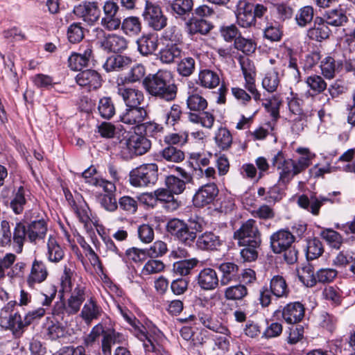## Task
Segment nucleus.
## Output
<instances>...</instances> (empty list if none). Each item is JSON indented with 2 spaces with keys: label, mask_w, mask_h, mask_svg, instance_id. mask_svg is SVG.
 Wrapping results in <instances>:
<instances>
[{
  "label": "nucleus",
  "mask_w": 355,
  "mask_h": 355,
  "mask_svg": "<svg viewBox=\"0 0 355 355\" xmlns=\"http://www.w3.org/2000/svg\"><path fill=\"white\" fill-rule=\"evenodd\" d=\"M120 147L126 148L130 154L143 155L151 148V141L146 137L137 133H127L120 140Z\"/></svg>",
  "instance_id": "8"
},
{
  "label": "nucleus",
  "mask_w": 355,
  "mask_h": 355,
  "mask_svg": "<svg viewBox=\"0 0 355 355\" xmlns=\"http://www.w3.org/2000/svg\"><path fill=\"white\" fill-rule=\"evenodd\" d=\"M305 309L299 302H291L286 304L282 310V316L288 324L300 322L304 316Z\"/></svg>",
  "instance_id": "26"
},
{
  "label": "nucleus",
  "mask_w": 355,
  "mask_h": 355,
  "mask_svg": "<svg viewBox=\"0 0 355 355\" xmlns=\"http://www.w3.org/2000/svg\"><path fill=\"white\" fill-rule=\"evenodd\" d=\"M121 26L125 33L130 35H137L141 30L139 18L134 16L123 19Z\"/></svg>",
  "instance_id": "58"
},
{
  "label": "nucleus",
  "mask_w": 355,
  "mask_h": 355,
  "mask_svg": "<svg viewBox=\"0 0 355 355\" xmlns=\"http://www.w3.org/2000/svg\"><path fill=\"white\" fill-rule=\"evenodd\" d=\"M145 200H158L165 204V207L168 211H175L180 206V202L175 198L174 194L166 187L160 188L154 191L153 193H145L143 195Z\"/></svg>",
  "instance_id": "19"
},
{
  "label": "nucleus",
  "mask_w": 355,
  "mask_h": 355,
  "mask_svg": "<svg viewBox=\"0 0 355 355\" xmlns=\"http://www.w3.org/2000/svg\"><path fill=\"white\" fill-rule=\"evenodd\" d=\"M132 332L133 334L138 338L141 341L144 343V346L146 350L148 351H154L155 347L153 345V342L150 338L148 335V334L145 331V327L140 323H135L132 326Z\"/></svg>",
  "instance_id": "49"
},
{
  "label": "nucleus",
  "mask_w": 355,
  "mask_h": 355,
  "mask_svg": "<svg viewBox=\"0 0 355 355\" xmlns=\"http://www.w3.org/2000/svg\"><path fill=\"white\" fill-rule=\"evenodd\" d=\"M234 239L238 241L239 245L259 247L261 239V233L256 220L248 219L234 233Z\"/></svg>",
  "instance_id": "6"
},
{
  "label": "nucleus",
  "mask_w": 355,
  "mask_h": 355,
  "mask_svg": "<svg viewBox=\"0 0 355 355\" xmlns=\"http://www.w3.org/2000/svg\"><path fill=\"white\" fill-rule=\"evenodd\" d=\"M27 192L28 191L23 186L13 190L10 207L15 214H21L24 211L28 202Z\"/></svg>",
  "instance_id": "35"
},
{
  "label": "nucleus",
  "mask_w": 355,
  "mask_h": 355,
  "mask_svg": "<svg viewBox=\"0 0 355 355\" xmlns=\"http://www.w3.org/2000/svg\"><path fill=\"white\" fill-rule=\"evenodd\" d=\"M198 88H195L191 93H189L187 99V108L193 112H200L204 111L208 105L207 101L197 93Z\"/></svg>",
  "instance_id": "41"
},
{
  "label": "nucleus",
  "mask_w": 355,
  "mask_h": 355,
  "mask_svg": "<svg viewBox=\"0 0 355 355\" xmlns=\"http://www.w3.org/2000/svg\"><path fill=\"white\" fill-rule=\"evenodd\" d=\"M16 305L15 301H10L1 310L0 312V325L6 329H10L13 334L19 337L26 325L24 324V320L17 312H14V308Z\"/></svg>",
  "instance_id": "5"
},
{
  "label": "nucleus",
  "mask_w": 355,
  "mask_h": 355,
  "mask_svg": "<svg viewBox=\"0 0 355 355\" xmlns=\"http://www.w3.org/2000/svg\"><path fill=\"white\" fill-rule=\"evenodd\" d=\"M280 79L278 72L272 69L268 71L262 80L263 87L269 93L275 92L279 85Z\"/></svg>",
  "instance_id": "55"
},
{
  "label": "nucleus",
  "mask_w": 355,
  "mask_h": 355,
  "mask_svg": "<svg viewBox=\"0 0 355 355\" xmlns=\"http://www.w3.org/2000/svg\"><path fill=\"white\" fill-rule=\"evenodd\" d=\"M76 81L78 85L86 87L89 91L96 90L102 85L100 74L93 69H86L79 72L76 76Z\"/></svg>",
  "instance_id": "23"
},
{
  "label": "nucleus",
  "mask_w": 355,
  "mask_h": 355,
  "mask_svg": "<svg viewBox=\"0 0 355 355\" xmlns=\"http://www.w3.org/2000/svg\"><path fill=\"white\" fill-rule=\"evenodd\" d=\"M198 263V260L196 258L179 261L173 263V270L174 272L181 276L187 275Z\"/></svg>",
  "instance_id": "56"
},
{
  "label": "nucleus",
  "mask_w": 355,
  "mask_h": 355,
  "mask_svg": "<svg viewBox=\"0 0 355 355\" xmlns=\"http://www.w3.org/2000/svg\"><path fill=\"white\" fill-rule=\"evenodd\" d=\"M137 49L143 55L153 54L157 49V37L153 34H148L141 36L137 41Z\"/></svg>",
  "instance_id": "37"
},
{
  "label": "nucleus",
  "mask_w": 355,
  "mask_h": 355,
  "mask_svg": "<svg viewBox=\"0 0 355 355\" xmlns=\"http://www.w3.org/2000/svg\"><path fill=\"white\" fill-rule=\"evenodd\" d=\"M217 146L223 150H227L232 144V136L225 128H219L214 137Z\"/></svg>",
  "instance_id": "54"
},
{
  "label": "nucleus",
  "mask_w": 355,
  "mask_h": 355,
  "mask_svg": "<svg viewBox=\"0 0 355 355\" xmlns=\"http://www.w3.org/2000/svg\"><path fill=\"white\" fill-rule=\"evenodd\" d=\"M116 85L117 94L122 98L126 107L140 106L144 100L142 91L127 87L124 83L123 78H117Z\"/></svg>",
  "instance_id": "13"
},
{
  "label": "nucleus",
  "mask_w": 355,
  "mask_h": 355,
  "mask_svg": "<svg viewBox=\"0 0 355 355\" xmlns=\"http://www.w3.org/2000/svg\"><path fill=\"white\" fill-rule=\"evenodd\" d=\"M314 16L313 8L311 6H305L300 8L295 15L297 25L304 28L313 21Z\"/></svg>",
  "instance_id": "48"
},
{
  "label": "nucleus",
  "mask_w": 355,
  "mask_h": 355,
  "mask_svg": "<svg viewBox=\"0 0 355 355\" xmlns=\"http://www.w3.org/2000/svg\"><path fill=\"white\" fill-rule=\"evenodd\" d=\"M85 30L81 22H73L71 24L67 31V36L69 42L71 44H77L81 42L85 37Z\"/></svg>",
  "instance_id": "50"
},
{
  "label": "nucleus",
  "mask_w": 355,
  "mask_h": 355,
  "mask_svg": "<svg viewBox=\"0 0 355 355\" xmlns=\"http://www.w3.org/2000/svg\"><path fill=\"white\" fill-rule=\"evenodd\" d=\"M270 289L277 298L287 297L290 292L285 279L279 275L273 276L270 279Z\"/></svg>",
  "instance_id": "40"
},
{
  "label": "nucleus",
  "mask_w": 355,
  "mask_h": 355,
  "mask_svg": "<svg viewBox=\"0 0 355 355\" xmlns=\"http://www.w3.org/2000/svg\"><path fill=\"white\" fill-rule=\"evenodd\" d=\"M189 33L191 35L200 33L201 35L207 34L212 28L211 24L202 19H191L187 23Z\"/></svg>",
  "instance_id": "47"
},
{
  "label": "nucleus",
  "mask_w": 355,
  "mask_h": 355,
  "mask_svg": "<svg viewBox=\"0 0 355 355\" xmlns=\"http://www.w3.org/2000/svg\"><path fill=\"white\" fill-rule=\"evenodd\" d=\"M223 243L220 236L212 232L202 234L196 240L198 248L202 250H217Z\"/></svg>",
  "instance_id": "31"
},
{
  "label": "nucleus",
  "mask_w": 355,
  "mask_h": 355,
  "mask_svg": "<svg viewBox=\"0 0 355 355\" xmlns=\"http://www.w3.org/2000/svg\"><path fill=\"white\" fill-rule=\"evenodd\" d=\"M331 30L325 23L323 18L316 17L313 26L307 31V36L309 39L317 42H321L329 37Z\"/></svg>",
  "instance_id": "28"
},
{
  "label": "nucleus",
  "mask_w": 355,
  "mask_h": 355,
  "mask_svg": "<svg viewBox=\"0 0 355 355\" xmlns=\"http://www.w3.org/2000/svg\"><path fill=\"white\" fill-rule=\"evenodd\" d=\"M126 341V337L123 334L117 332L113 329L106 331L103 329V338L101 340L103 355H112V345H123Z\"/></svg>",
  "instance_id": "24"
},
{
  "label": "nucleus",
  "mask_w": 355,
  "mask_h": 355,
  "mask_svg": "<svg viewBox=\"0 0 355 355\" xmlns=\"http://www.w3.org/2000/svg\"><path fill=\"white\" fill-rule=\"evenodd\" d=\"M102 8L103 17L101 19L102 27L108 31L119 29L124 15L118 2L114 0H107L104 2Z\"/></svg>",
  "instance_id": "7"
},
{
  "label": "nucleus",
  "mask_w": 355,
  "mask_h": 355,
  "mask_svg": "<svg viewBox=\"0 0 355 355\" xmlns=\"http://www.w3.org/2000/svg\"><path fill=\"white\" fill-rule=\"evenodd\" d=\"M46 258L49 262L58 263L64 257V248L53 236H49L47 241Z\"/></svg>",
  "instance_id": "36"
},
{
  "label": "nucleus",
  "mask_w": 355,
  "mask_h": 355,
  "mask_svg": "<svg viewBox=\"0 0 355 355\" xmlns=\"http://www.w3.org/2000/svg\"><path fill=\"white\" fill-rule=\"evenodd\" d=\"M320 235L331 247L335 249H339L343 242L342 236L332 229L322 230Z\"/></svg>",
  "instance_id": "64"
},
{
  "label": "nucleus",
  "mask_w": 355,
  "mask_h": 355,
  "mask_svg": "<svg viewBox=\"0 0 355 355\" xmlns=\"http://www.w3.org/2000/svg\"><path fill=\"white\" fill-rule=\"evenodd\" d=\"M143 85L146 92L159 100L171 102L176 98L178 86L170 71L159 70L144 78Z\"/></svg>",
  "instance_id": "1"
},
{
  "label": "nucleus",
  "mask_w": 355,
  "mask_h": 355,
  "mask_svg": "<svg viewBox=\"0 0 355 355\" xmlns=\"http://www.w3.org/2000/svg\"><path fill=\"white\" fill-rule=\"evenodd\" d=\"M148 256L146 249H139L132 247L126 250L123 257H121L124 262L132 261L134 263H140L144 261Z\"/></svg>",
  "instance_id": "62"
},
{
  "label": "nucleus",
  "mask_w": 355,
  "mask_h": 355,
  "mask_svg": "<svg viewBox=\"0 0 355 355\" xmlns=\"http://www.w3.org/2000/svg\"><path fill=\"white\" fill-rule=\"evenodd\" d=\"M142 16L145 23L154 31H161L167 25L168 19L161 7L150 1H146Z\"/></svg>",
  "instance_id": "10"
},
{
  "label": "nucleus",
  "mask_w": 355,
  "mask_h": 355,
  "mask_svg": "<svg viewBox=\"0 0 355 355\" xmlns=\"http://www.w3.org/2000/svg\"><path fill=\"white\" fill-rule=\"evenodd\" d=\"M92 183L96 184V187H101L106 193L98 197L101 205L108 211H116L118 205L114 195L116 191L114 183L108 180H93Z\"/></svg>",
  "instance_id": "14"
},
{
  "label": "nucleus",
  "mask_w": 355,
  "mask_h": 355,
  "mask_svg": "<svg viewBox=\"0 0 355 355\" xmlns=\"http://www.w3.org/2000/svg\"><path fill=\"white\" fill-rule=\"evenodd\" d=\"M67 291L71 292L67 302L61 299L53 305L52 314L57 320L67 322L69 316L76 314L80 311L82 304L86 299V287L82 282L77 283L75 288H73L71 286V290Z\"/></svg>",
  "instance_id": "2"
},
{
  "label": "nucleus",
  "mask_w": 355,
  "mask_h": 355,
  "mask_svg": "<svg viewBox=\"0 0 355 355\" xmlns=\"http://www.w3.org/2000/svg\"><path fill=\"white\" fill-rule=\"evenodd\" d=\"M198 286L204 291L215 290L220 283L218 273L212 268H204L196 277Z\"/></svg>",
  "instance_id": "17"
},
{
  "label": "nucleus",
  "mask_w": 355,
  "mask_h": 355,
  "mask_svg": "<svg viewBox=\"0 0 355 355\" xmlns=\"http://www.w3.org/2000/svg\"><path fill=\"white\" fill-rule=\"evenodd\" d=\"M296 152L301 155L297 162L294 161L295 173L299 174L311 164V160L315 155L306 148H298Z\"/></svg>",
  "instance_id": "45"
},
{
  "label": "nucleus",
  "mask_w": 355,
  "mask_h": 355,
  "mask_svg": "<svg viewBox=\"0 0 355 355\" xmlns=\"http://www.w3.org/2000/svg\"><path fill=\"white\" fill-rule=\"evenodd\" d=\"M183 51L178 44H167L159 53V60L164 64H172L181 59Z\"/></svg>",
  "instance_id": "32"
},
{
  "label": "nucleus",
  "mask_w": 355,
  "mask_h": 355,
  "mask_svg": "<svg viewBox=\"0 0 355 355\" xmlns=\"http://www.w3.org/2000/svg\"><path fill=\"white\" fill-rule=\"evenodd\" d=\"M73 13L87 25L94 26L101 17L99 3L95 1H84L73 7Z\"/></svg>",
  "instance_id": "9"
},
{
  "label": "nucleus",
  "mask_w": 355,
  "mask_h": 355,
  "mask_svg": "<svg viewBox=\"0 0 355 355\" xmlns=\"http://www.w3.org/2000/svg\"><path fill=\"white\" fill-rule=\"evenodd\" d=\"M185 158L184 151L177 147L168 146L164 147L158 153L153 155V159L156 162H166L180 163Z\"/></svg>",
  "instance_id": "27"
},
{
  "label": "nucleus",
  "mask_w": 355,
  "mask_h": 355,
  "mask_svg": "<svg viewBox=\"0 0 355 355\" xmlns=\"http://www.w3.org/2000/svg\"><path fill=\"white\" fill-rule=\"evenodd\" d=\"M320 67L322 74L326 78H332L336 72L343 69V61H336L332 57L327 56L321 62Z\"/></svg>",
  "instance_id": "43"
},
{
  "label": "nucleus",
  "mask_w": 355,
  "mask_h": 355,
  "mask_svg": "<svg viewBox=\"0 0 355 355\" xmlns=\"http://www.w3.org/2000/svg\"><path fill=\"white\" fill-rule=\"evenodd\" d=\"M148 114L144 107H127L120 115V121L125 124L141 126Z\"/></svg>",
  "instance_id": "25"
},
{
  "label": "nucleus",
  "mask_w": 355,
  "mask_h": 355,
  "mask_svg": "<svg viewBox=\"0 0 355 355\" xmlns=\"http://www.w3.org/2000/svg\"><path fill=\"white\" fill-rule=\"evenodd\" d=\"M331 194L329 193L327 196H311L308 198L306 195H302L298 198L297 203L299 206L314 216L319 215L320 207L327 202L331 203L338 202L339 199H334Z\"/></svg>",
  "instance_id": "15"
},
{
  "label": "nucleus",
  "mask_w": 355,
  "mask_h": 355,
  "mask_svg": "<svg viewBox=\"0 0 355 355\" xmlns=\"http://www.w3.org/2000/svg\"><path fill=\"white\" fill-rule=\"evenodd\" d=\"M166 229L171 235L186 246H192L197 240L196 232L189 228L185 223L179 219L170 220L167 223Z\"/></svg>",
  "instance_id": "11"
},
{
  "label": "nucleus",
  "mask_w": 355,
  "mask_h": 355,
  "mask_svg": "<svg viewBox=\"0 0 355 355\" xmlns=\"http://www.w3.org/2000/svg\"><path fill=\"white\" fill-rule=\"evenodd\" d=\"M325 23L329 26H340L347 21V17L342 10H331L327 11L324 17Z\"/></svg>",
  "instance_id": "51"
},
{
  "label": "nucleus",
  "mask_w": 355,
  "mask_h": 355,
  "mask_svg": "<svg viewBox=\"0 0 355 355\" xmlns=\"http://www.w3.org/2000/svg\"><path fill=\"white\" fill-rule=\"evenodd\" d=\"M168 7L171 12L175 17H185L188 16L193 10V0H173L169 1Z\"/></svg>",
  "instance_id": "39"
},
{
  "label": "nucleus",
  "mask_w": 355,
  "mask_h": 355,
  "mask_svg": "<svg viewBox=\"0 0 355 355\" xmlns=\"http://www.w3.org/2000/svg\"><path fill=\"white\" fill-rule=\"evenodd\" d=\"M131 62L132 60L128 57L123 55L111 56L104 63L103 68L107 72L120 71L128 67Z\"/></svg>",
  "instance_id": "42"
},
{
  "label": "nucleus",
  "mask_w": 355,
  "mask_h": 355,
  "mask_svg": "<svg viewBox=\"0 0 355 355\" xmlns=\"http://www.w3.org/2000/svg\"><path fill=\"white\" fill-rule=\"evenodd\" d=\"M75 274V264L73 262L69 261L64 264L63 274L60 279L63 291L71 290L72 279Z\"/></svg>",
  "instance_id": "59"
},
{
  "label": "nucleus",
  "mask_w": 355,
  "mask_h": 355,
  "mask_svg": "<svg viewBox=\"0 0 355 355\" xmlns=\"http://www.w3.org/2000/svg\"><path fill=\"white\" fill-rule=\"evenodd\" d=\"M220 83V74L218 72L205 69L200 70L198 73L196 83L205 89H215Z\"/></svg>",
  "instance_id": "33"
},
{
  "label": "nucleus",
  "mask_w": 355,
  "mask_h": 355,
  "mask_svg": "<svg viewBox=\"0 0 355 355\" xmlns=\"http://www.w3.org/2000/svg\"><path fill=\"white\" fill-rule=\"evenodd\" d=\"M294 242L295 237L293 234L286 230H278L270 237L271 249L276 254L282 253L284 250L291 247Z\"/></svg>",
  "instance_id": "18"
},
{
  "label": "nucleus",
  "mask_w": 355,
  "mask_h": 355,
  "mask_svg": "<svg viewBox=\"0 0 355 355\" xmlns=\"http://www.w3.org/2000/svg\"><path fill=\"white\" fill-rule=\"evenodd\" d=\"M93 58L92 48L88 46L83 53H73L68 58V66L73 71H80L87 67Z\"/></svg>",
  "instance_id": "29"
},
{
  "label": "nucleus",
  "mask_w": 355,
  "mask_h": 355,
  "mask_svg": "<svg viewBox=\"0 0 355 355\" xmlns=\"http://www.w3.org/2000/svg\"><path fill=\"white\" fill-rule=\"evenodd\" d=\"M47 232L46 223L44 219L31 221L27 228V236L31 242L44 238Z\"/></svg>",
  "instance_id": "38"
},
{
  "label": "nucleus",
  "mask_w": 355,
  "mask_h": 355,
  "mask_svg": "<svg viewBox=\"0 0 355 355\" xmlns=\"http://www.w3.org/2000/svg\"><path fill=\"white\" fill-rule=\"evenodd\" d=\"M101 306L98 304L96 300L91 297L83 305L80 312V317L87 323L89 324L93 320L98 319L103 314Z\"/></svg>",
  "instance_id": "30"
},
{
  "label": "nucleus",
  "mask_w": 355,
  "mask_h": 355,
  "mask_svg": "<svg viewBox=\"0 0 355 355\" xmlns=\"http://www.w3.org/2000/svg\"><path fill=\"white\" fill-rule=\"evenodd\" d=\"M236 21L239 26L242 28H249L254 26L256 19L252 12V8L245 6L243 9H240L236 15Z\"/></svg>",
  "instance_id": "53"
},
{
  "label": "nucleus",
  "mask_w": 355,
  "mask_h": 355,
  "mask_svg": "<svg viewBox=\"0 0 355 355\" xmlns=\"http://www.w3.org/2000/svg\"><path fill=\"white\" fill-rule=\"evenodd\" d=\"M196 61L192 57H185L178 61L177 72L183 77L190 76L195 71Z\"/></svg>",
  "instance_id": "57"
},
{
  "label": "nucleus",
  "mask_w": 355,
  "mask_h": 355,
  "mask_svg": "<svg viewBox=\"0 0 355 355\" xmlns=\"http://www.w3.org/2000/svg\"><path fill=\"white\" fill-rule=\"evenodd\" d=\"M175 170L180 173L184 180L171 175L166 177L165 184L174 195H179L186 189V184L192 181V177L181 167L176 166Z\"/></svg>",
  "instance_id": "20"
},
{
  "label": "nucleus",
  "mask_w": 355,
  "mask_h": 355,
  "mask_svg": "<svg viewBox=\"0 0 355 355\" xmlns=\"http://www.w3.org/2000/svg\"><path fill=\"white\" fill-rule=\"evenodd\" d=\"M323 247L321 241L316 238L307 241L306 256L308 260H313L322 255Z\"/></svg>",
  "instance_id": "61"
},
{
  "label": "nucleus",
  "mask_w": 355,
  "mask_h": 355,
  "mask_svg": "<svg viewBox=\"0 0 355 355\" xmlns=\"http://www.w3.org/2000/svg\"><path fill=\"white\" fill-rule=\"evenodd\" d=\"M27 229L25 225L21 222L17 223L13 231V250L19 254L22 252Z\"/></svg>",
  "instance_id": "46"
},
{
  "label": "nucleus",
  "mask_w": 355,
  "mask_h": 355,
  "mask_svg": "<svg viewBox=\"0 0 355 355\" xmlns=\"http://www.w3.org/2000/svg\"><path fill=\"white\" fill-rule=\"evenodd\" d=\"M198 318L202 324L207 329L223 335H228L230 334V331L226 326L222 324L219 321L211 318L210 315L200 313L198 314Z\"/></svg>",
  "instance_id": "44"
},
{
  "label": "nucleus",
  "mask_w": 355,
  "mask_h": 355,
  "mask_svg": "<svg viewBox=\"0 0 355 355\" xmlns=\"http://www.w3.org/2000/svg\"><path fill=\"white\" fill-rule=\"evenodd\" d=\"M92 39L96 41V44L105 51L108 52L118 53L127 48L126 40L116 34H107L105 31L96 27L91 33Z\"/></svg>",
  "instance_id": "3"
},
{
  "label": "nucleus",
  "mask_w": 355,
  "mask_h": 355,
  "mask_svg": "<svg viewBox=\"0 0 355 355\" xmlns=\"http://www.w3.org/2000/svg\"><path fill=\"white\" fill-rule=\"evenodd\" d=\"M283 32L277 21L268 22L263 30L264 37L271 42H278L281 40Z\"/></svg>",
  "instance_id": "63"
},
{
  "label": "nucleus",
  "mask_w": 355,
  "mask_h": 355,
  "mask_svg": "<svg viewBox=\"0 0 355 355\" xmlns=\"http://www.w3.org/2000/svg\"><path fill=\"white\" fill-rule=\"evenodd\" d=\"M241 70L245 78V88L251 93L254 101L261 100V94L257 89L255 85L254 67L251 64L249 59L241 62Z\"/></svg>",
  "instance_id": "21"
},
{
  "label": "nucleus",
  "mask_w": 355,
  "mask_h": 355,
  "mask_svg": "<svg viewBox=\"0 0 355 355\" xmlns=\"http://www.w3.org/2000/svg\"><path fill=\"white\" fill-rule=\"evenodd\" d=\"M219 270L222 273L220 284L226 286L232 282L239 279L240 273L239 266L232 262H224L220 264Z\"/></svg>",
  "instance_id": "34"
},
{
  "label": "nucleus",
  "mask_w": 355,
  "mask_h": 355,
  "mask_svg": "<svg viewBox=\"0 0 355 355\" xmlns=\"http://www.w3.org/2000/svg\"><path fill=\"white\" fill-rule=\"evenodd\" d=\"M48 275L49 271L45 262L35 258L32 262L26 282L30 287L33 288L36 284L44 282Z\"/></svg>",
  "instance_id": "22"
},
{
  "label": "nucleus",
  "mask_w": 355,
  "mask_h": 355,
  "mask_svg": "<svg viewBox=\"0 0 355 355\" xmlns=\"http://www.w3.org/2000/svg\"><path fill=\"white\" fill-rule=\"evenodd\" d=\"M98 111L100 116L105 119H110L116 112L114 104L110 97L104 96L98 101Z\"/></svg>",
  "instance_id": "52"
},
{
  "label": "nucleus",
  "mask_w": 355,
  "mask_h": 355,
  "mask_svg": "<svg viewBox=\"0 0 355 355\" xmlns=\"http://www.w3.org/2000/svg\"><path fill=\"white\" fill-rule=\"evenodd\" d=\"M272 164L279 171L278 183L287 184L292 178L297 175L295 173L294 160L286 159L282 151H279L272 158Z\"/></svg>",
  "instance_id": "12"
},
{
  "label": "nucleus",
  "mask_w": 355,
  "mask_h": 355,
  "mask_svg": "<svg viewBox=\"0 0 355 355\" xmlns=\"http://www.w3.org/2000/svg\"><path fill=\"white\" fill-rule=\"evenodd\" d=\"M158 179V166L155 163L142 164L130 173V183L135 187L154 185Z\"/></svg>",
  "instance_id": "4"
},
{
  "label": "nucleus",
  "mask_w": 355,
  "mask_h": 355,
  "mask_svg": "<svg viewBox=\"0 0 355 355\" xmlns=\"http://www.w3.org/2000/svg\"><path fill=\"white\" fill-rule=\"evenodd\" d=\"M235 49L246 55L253 53L257 49V44L252 39H247L239 35L234 43Z\"/></svg>",
  "instance_id": "60"
},
{
  "label": "nucleus",
  "mask_w": 355,
  "mask_h": 355,
  "mask_svg": "<svg viewBox=\"0 0 355 355\" xmlns=\"http://www.w3.org/2000/svg\"><path fill=\"white\" fill-rule=\"evenodd\" d=\"M218 194L216 184L209 183L200 187L193 197V203L196 207H204L214 202Z\"/></svg>",
  "instance_id": "16"
}]
</instances>
